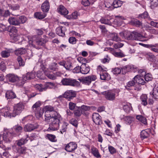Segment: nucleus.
<instances>
[{
  "mask_svg": "<svg viewBox=\"0 0 158 158\" xmlns=\"http://www.w3.org/2000/svg\"><path fill=\"white\" fill-rule=\"evenodd\" d=\"M45 121L47 122L51 121L48 130L54 131L57 130L59 127L60 123L61 120V116L56 111L50 113L45 111Z\"/></svg>",
  "mask_w": 158,
  "mask_h": 158,
  "instance_id": "f257e3e1",
  "label": "nucleus"
},
{
  "mask_svg": "<svg viewBox=\"0 0 158 158\" xmlns=\"http://www.w3.org/2000/svg\"><path fill=\"white\" fill-rule=\"evenodd\" d=\"M28 44L30 46L37 48V45L43 46L46 42L47 40L46 38L39 39L36 35L27 36Z\"/></svg>",
  "mask_w": 158,
  "mask_h": 158,
  "instance_id": "f03ea898",
  "label": "nucleus"
},
{
  "mask_svg": "<svg viewBox=\"0 0 158 158\" xmlns=\"http://www.w3.org/2000/svg\"><path fill=\"white\" fill-rule=\"evenodd\" d=\"M40 102L38 101L34 104L32 107L33 111L35 112V116L38 118L41 117L44 112L43 108H40Z\"/></svg>",
  "mask_w": 158,
  "mask_h": 158,
  "instance_id": "7ed1b4c3",
  "label": "nucleus"
},
{
  "mask_svg": "<svg viewBox=\"0 0 158 158\" xmlns=\"http://www.w3.org/2000/svg\"><path fill=\"white\" fill-rule=\"evenodd\" d=\"M61 82L63 85H65L77 87L80 85V83L78 81L72 78H64L62 80Z\"/></svg>",
  "mask_w": 158,
  "mask_h": 158,
  "instance_id": "20e7f679",
  "label": "nucleus"
},
{
  "mask_svg": "<svg viewBox=\"0 0 158 158\" xmlns=\"http://www.w3.org/2000/svg\"><path fill=\"white\" fill-rule=\"evenodd\" d=\"M142 38H148L146 34H145L143 35L137 32L134 31L131 33L129 32V35L127 37V39L128 40H140Z\"/></svg>",
  "mask_w": 158,
  "mask_h": 158,
  "instance_id": "39448f33",
  "label": "nucleus"
},
{
  "mask_svg": "<svg viewBox=\"0 0 158 158\" xmlns=\"http://www.w3.org/2000/svg\"><path fill=\"white\" fill-rule=\"evenodd\" d=\"M133 79L135 80V83L138 84V85H135V89L138 91H140L141 89L140 85H144L146 83L144 80L143 77L139 75H137L133 78Z\"/></svg>",
  "mask_w": 158,
  "mask_h": 158,
  "instance_id": "423d86ee",
  "label": "nucleus"
},
{
  "mask_svg": "<svg viewBox=\"0 0 158 158\" xmlns=\"http://www.w3.org/2000/svg\"><path fill=\"white\" fill-rule=\"evenodd\" d=\"M35 74L34 72H27L26 74L23 76L21 80H19V82L21 83L19 84L20 85H23L25 83V81L35 78Z\"/></svg>",
  "mask_w": 158,
  "mask_h": 158,
  "instance_id": "0eeeda50",
  "label": "nucleus"
},
{
  "mask_svg": "<svg viewBox=\"0 0 158 158\" xmlns=\"http://www.w3.org/2000/svg\"><path fill=\"white\" fill-rule=\"evenodd\" d=\"M24 106L22 103H19L15 105L12 112V117H15L19 114L23 110Z\"/></svg>",
  "mask_w": 158,
  "mask_h": 158,
  "instance_id": "6e6552de",
  "label": "nucleus"
},
{
  "mask_svg": "<svg viewBox=\"0 0 158 158\" xmlns=\"http://www.w3.org/2000/svg\"><path fill=\"white\" fill-rule=\"evenodd\" d=\"M116 93V90H108L105 92L106 98L108 100L113 101L115 98V96Z\"/></svg>",
  "mask_w": 158,
  "mask_h": 158,
  "instance_id": "1a4fd4ad",
  "label": "nucleus"
},
{
  "mask_svg": "<svg viewBox=\"0 0 158 158\" xmlns=\"http://www.w3.org/2000/svg\"><path fill=\"white\" fill-rule=\"evenodd\" d=\"M10 36L11 39L15 41L18 40V35L17 34L18 30L15 27H12L9 31Z\"/></svg>",
  "mask_w": 158,
  "mask_h": 158,
  "instance_id": "9d476101",
  "label": "nucleus"
},
{
  "mask_svg": "<svg viewBox=\"0 0 158 158\" xmlns=\"http://www.w3.org/2000/svg\"><path fill=\"white\" fill-rule=\"evenodd\" d=\"M97 79L95 75H92L85 77L82 80V83L87 85H89L92 81H95Z\"/></svg>",
  "mask_w": 158,
  "mask_h": 158,
  "instance_id": "9b49d317",
  "label": "nucleus"
},
{
  "mask_svg": "<svg viewBox=\"0 0 158 158\" xmlns=\"http://www.w3.org/2000/svg\"><path fill=\"white\" fill-rule=\"evenodd\" d=\"M77 144L75 142H70L66 145L65 149L68 152H72L77 148Z\"/></svg>",
  "mask_w": 158,
  "mask_h": 158,
  "instance_id": "f8f14e48",
  "label": "nucleus"
},
{
  "mask_svg": "<svg viewBox=\"0 0 158 158\" xmlns=\"http://www.w3.org/2000/svg\"><path fill=\"white\" fill-rule=\"evenodd\" d=\"M76 95V92L73 90H67L64 93V97L67 98L69 100L75 97Z\"/></svg>",
  "mask_w": 158,
  "mask_h": 158,
  "instance_id": "ddd939ff",
  "label": "nucleus"
},
{
  "mask_svg": "<svg viewBox=\"0 0 158 158\" xmlns=\"http://www.w3.org/2000/svg\"><path fill=\"white\" fill-rule=\"evenodd\" d=\"M5 78L6 80L10 82H15L19 80V77L16 75L13 74H7Z\"/></svg>",
  "mask_w": 158,
  "mask_h": 158,
  "instance_id": "4468645a",
  "label": "nucleus"
},
{
  "mask_svg": "<svg viewBox=\"0 0 158 158\" xmlns=\"http://www.w3.org/2000/svg\"><path fill=\"white\" fill-rule=\"evenodd\" d=\"M100 117V116L98 113H95L92 114L93 121L96 124L100 125L102 123V121Z\"/></svg>",
  "mask_w": 158,
  "mask_h": 158,
  "instance_id": "2eb2a0df",
  "label": "nucleus"
},
{
  "mask_svg": "<svg viewBox=\"0 0 158 158\" xmlns=\"http://www.w3.org/2000/svg\"><path fill=\"white\" fill-rule=\"evenodd\" d=\"M8 21L10 24L15 26L20 25L18 17H10L8 19Z\"/></svg>",
  "mask_w": 158,
  "mask_h": 158,
  "instance_id": "dca6fc26",
  "label": "nucleus"
},
{
  "mask_svg": "<svg viewBox=\"0 0 158 158\" xmlns=\"http://www.w3.org/2000/svg\"><path fill=\"white\" fill-rule=\"evenodd\" d=\"M38 128L37 125L31 124H28L25 125L24 127V130L27 132H30Z\"/></svg>",
  "mask_w": 158,
  "mask_h": 158,
  "instance_id": "f3484780",
  "label": "nucleus"
},
{
  "mask_svg": "<svg viewBox=\"0 0 158 158\" xmlns=\"http://www.w3.org/2000/svg\"><path fill=\"white\" fill-rule=\"evenodd\" d=\"M66 29L65 27L60 26L56 29V33L59 35L64 36L65 35V31Z\"/></svg>",
  "mask_w": 158,
  "mask_h": 158,
  "instance_id": "a211bd4d",
  "label": "nucleus"
},
{
  "mask_svg": "<svg viewBox=\"0 0 158 158\" xmlns=\"http://www.w3.org/2000/svg\"><path fill=\"white\" fill-rule=\"evenodd\" d=\"M50 8V5L48 1L46 0L42 4L41 9L44 12H48Z\"/></svg>",
  "mask_w": 158,
  "mask_h": 158,
  "instance_id": "6ab92c4d",
  "label": "nucleus"
},
{
  "mask_svg": "<svg viewBox=\"0 0 158 158\" xmlns=\"http://www.w3.org/2000/svg\"><path fill=\"white\" fill-rule=\"evenodd\" d=\"M100 79L102 80L108 81L110 79V75L106 71L100 73Z\"/></svg>",
  "mask_w": 158,
  "mask_h": 158,
  "instance_id": "aec40b11",
  "label": "nucleus"
},
{
  "mask_svg": "<svg viewBox=\"0 0 158 158\" xmlns=\"http://www.w3.org/2000/svg\"><path fill=\"white\" fill-rule=\"evenodd\" d=\"M57 10L59 13L62 15L65 16L68 14V10L62 5H60L58 8Z\"/></svg>",
  "mask_w": 158,
  "mask_h": 158,
  "instance_id": "412c9836",
  "label": "nucleus"
},
{
  "mask_svg": "<svg viewBox=\"0 0 158 158\" xmlns=\"http://www.w3.org/2000/svg\"><path fill=\"white\" fill-rule=\"evenodd\" d=\"M91 151V153L95 157L97 158L101 157V156L98 150L94 146H92Z\"/></svg>",
  "mask_w": 158,
  "mask_h": 158,
  "instance_id": "4be33fe9",
  "label": "nucleus"
},
{
  "mask_svg": "<svg viewBox=\"0 0 158 158\" xmlns=\"http://www.w3.org/2000/svg\"><path fill=\"white\" fill-rule=\"evenodd\" d=\"M89 71L90 68L89 66H87L85 64L82 65L81 67V73L85 74H87Z\"/></svg>",
  "mask_w": 158,
  "mask_h": 158,
  "instance_id": "5701e85b",
  "label": "nucleus"
},
{
  "mask_svg": "<svg viewBox=\"0 0 158 158\" xmlns=\"http://www.w3.org/2000/svg\"><path fill=\"white\" fill-rule=\"evenodd\" d=\"M12 135L10 132L5 131L3 134V139L5 141L8 142L10 141V139L11 138Z\"/></svg>",
  "mask_w": 158,
  "mask_h": 158,
  "instance_id": "b1692460",
  "label": "nucleus"
},
{
  "mask_svg": "<svg viewBox=\"0 0 158 158\" xmlns=\"http://www.w3.org/2000/svg\"><path fill=\"white\" fill-rule=\"evenodd\" d=\"M152 97L155 99L158 98V83L155 85L153 89Z\"/></svg>",
  "mask_w": 158,
  "mask_h": 158,
  "instance_id": "393cba45",
  "label": "nucleus"
},
{
  "mask_svg": "<svg viewBox=\"0 0 158 158\" xmlns=\"http://www.w3.org/2000/svg\"><path fill=\"white\" fill-rule=\"evenodd\" d=\"M141 103L144 106H146L148 103V97L146 94H143L140 97Z\"/></svg>",
  "mask_w": 158,
  "mask_h": 158,
  "instance_id": "a878e982",
  "label": "nucleus"
},
{
  "mask_svg": "<svg viewBox=\"0 0 158 158\" xmlns=\"http://www.w3.org/2000/svg\"><path fill=\"white\" fill-rule=\"evenodd\" d=\"M12 49H8L2 51L1 53L2 56L3 58H7L10 56Z\"/></svg>",
  "mask_w": 158,
  "mask_h": 158,
  "instance_id": "bb28decb",
  "label": "nucleus"
},
{
  "mask_svg": "<svg viewBox=\"0 0 158 158\" xmlns=\"http://www.w3.org/2000/svg\"><path fill=\"white\" fill-rule=\"evenodd\" d=\"M135 85H136L135 80L133 78L132 80L129 81L127 83L126 85L125 86V88L127 89L128 90L132 86H134L135 87Z\"/></svg>",
  "mask_w": 158,
  "mask_h": 158,
  "instance_id": "cd10ccee",
  "label": "nucleus"
},
{
  "mask_svg": "<svg viewBox=\"0 0 158 158\" xmlns=\"http://www.w3.org/2000/svg\"><path fill=\"white\" fill-rule=\"evenodd\" d=\"M6 97L7 99L14 98L16 96L14 93L11 91H8L6 94Z\"/></svg>",
  "mask_w": 158,
  "mask_h": 158,
  "instance_id": "c85d7f7f",
  "label": "nucleus"
},
{
  "mask_svg": "<svg viewBox=\"0 0 158 158\" xmlns=\"http://www.w3.org/2000/svg\"><path fill=\"white\" fill-rule=\"evenodd\" d=\"M27 52L26 49L25 48H21L16 50L15 51V53L16 55H23Z\"/></svg>",
  "mask_w": 158,
  "mask_h": 158,
  "instance_id": "c756f323",
  "label": "nucleus"
},
{
  "mask_svg": "<svg viewBox=\"0 0 158 158\" xmlns=\"http://www.w3.org/2000/svg\"><path fill=\"white\" fill-rule=\"evenodd\" d=\"M2 112L5 117H12V112H10L8 108L3 109L2 110Z\"/></svg>",
  "mask_w": 158,
  "mask_h": 158,
  "instance_id": "7c9ffc66",
  "label": "nucleus"
},
{
  "mask_svg": "<svg viewBox=\"0 0 158 158\" xmlns=\"http://www.w3.org/2000/svg\"><path fill=\"white\" fill-rule=\"evenodd\" d=\"M28 140V139L27 137L25 139L23 138H21L16 141V144L18 146H20L27 143Z\"/></svg>",
  "mask_w": 158,
  "mask_h": 158,
  "instance_id": "2f4dec72",
  "label": "nucleus"
},
{
  "mask_svg": "<svg viewBox=\"0 0 158 158\" xmlns=\"http://www.w3.org/2000/svg\"><path fill=\"white\" fill-rule=\"evenodd\" d=\"M27 150V148L24 146L16 148L17 152L19 154H25Z\"/></svg>",
  "mask_w": 158,
  "mask_h": 158,
  "instance_id": "473e14b6",
  "label": "nucleus"
},
{
  "mask_svg": "<svg viewBox=\"0 0 158 158\" xmlns=\"http://www.w3.org/2000/svg\"><path fill=\"white\" fill-rule=\"evenodd\" d=\"M110 36L112 40L115 41H119L121 40L120 38L118 36L116 33H113L110 34Z\"/></svg>",
  "mask_w": 158,
  "mask_h": 158,
  "instance_id": "72a5a7b5",
  "label": "nucleus"
},
{
  "mask_svg": "<svg viewBox=\"0 0 158 158\" xmlns=\"http://www.w3.org/2000/svg\"><path fill=\"white\" fill-rule=\"evenodd\" d=\"M10 15V12L9 10H6L4 11L3 10L0 9V17H6L9 16Z\"/></svg>",
  "mask_w": 158,
  "mask_h": 158,
  "instance_id": "f704fd0d",
  "label": "nucleus"
},
{
  "mask_svg": "<svg viewBox=\"0 0 158 158\" xmlns=\"http://www.w3.org/2000/svg\"><path fill=\"white\" fill-rule=\"evenodd\" d=\"M46 15L45 13H42L41 12H37L35 13L34 16L36 18L42 19L44 18Z\"/></svg>",
  "mask_w": 158,
  "mask_h": 158,
  "instance_id": "c9c22d12",
  "label": "nucleus"
},
{
  "mask_svg": "<svg viewBox=\"0 0 158 158\" xmlns=\"http://www.w3.org/2000/svg\"><path fill=\"white\" fill-rule=\"evenodd\" d=\"M132 68V67L130 65H127L121 68L123 74H125L127 72L130 71Z\"/></svg>",
  "mask_w": 158,
  "mask_h": 158,
  "instance_id": "e433bc0d",
  "label": "nucleus"
},
{
  "mask_svg": "<svg viewBox=\"0 0 158 158\" xmlns=\"http://www.w3.org/2000/svg\"><path fill=\"white\" fill-rule=\"evenodd\" d=\"M35 87L37 90L40 92L46 90V87L45 84L43 85L41 84H37L35 85Z\"/></svg>",
  "mask_w": 158,
  "mask_h": 158,
  "instance_id": "4c0bfd02",
  "label": "nucleus"
},
{
  "mask_svg": "<svg viewBox=\"0 0 158 158\" xmlns=\"http://www.w3.org/2000/svg\"><path fill=\"white\" fill-rule=\"evenodd\" d=\"M46 138L52 142H56L57 141L56 136L53 135L47 134L46 135Z\"/></svg>",
  "mask_w": 158,
  "mask_h": 158,
  "instance_id": "58836bf2",
  "label": "nucleus"
},
{
  "mask_svg": "<svg viewBox=\"0 0 158 158\" xmlns=\"http://www.w3.org/2000/svg\"><path fill=\"white\" fill-rule=\"evenodd\" d=\"M137 119L145 125L147 124V121L146 118L141 115H138L136 117Z\"/></svg>",
  "mask_w": 158,
  "mask_h": 158,
  "instance_id": "ea45409f",
  "label": "nucleus"
},
{
  "mask_svg": "<svg viewBox=\"0 0 158 158\" xmlns=\"http://www.w3.org/2000/svg\"><path fill=\"white\" fill-rule=\"evenodd\" d=\"M78 15L79 14L78 12L77 11H75L71 15H67L66 18L69 19H76L77 18Z\"/></svg>",
  "mask_w": 158,
  "mask_h": 158,
  "instance_id": "a19ab883",
  "label": "nucleus"
},
{
  "mask_svg": "<svg viewBox=\"0 0 158 158\" xmlns=\"http://www.w3.org/2000/svg\"><path fill=\"white\" fill-rule=\"evenodd\" d=\"M122 5V2L119 0H115L113 2V6L115 8L121 6Z\"/></svg>",
  "mask_w": 158,
  "mask_h": 158,
  "instance_id": "79ce46f5",
  "label": "nucleus"
},
{
  "mask_svg": "<svg viewBox=\"0 0 158 158\" xmlns=\"http://www.w3.org/2000/svg\"><path fill=\"white\" fill-rule=\"evenodd\" d=\"M140 137L142 139L147 138L149 136V134L145 130H143L140 133Z\"/></svg>",
  "mask_w": 158,
  "mask_h": 158,
  "instance_id": "37998d69",
  "label": "nucleus"
},
{
  "mask_svg": "<svg viewBox=\"0 0 158 158\" xmlns=\"http://www.w3.org/2000/svg\"><path fill=\"white\" fill-rule=\"evenodd\" d=\"M19 19V22H20V25L25 23L27 20V18L24 15H22L18 17Z\"/></svg>",
  "mask_w": 158,
  "mask_h": 158,
  "instance_id": "c03bdc74",
  "label": "nucleus"
},
{
  "mask_svg": "<svg viewBox=\"0 0 158 158\" xmlns=\"http://www.w3.org/2000/svg\"><path fill=\"white\" fill-rule=\"evenodd\" d=\"M17 61L18 62L19 66H23L25 64V61L23 60L21 56H18L17 58Z\"/></svg>",
  "mask_w": 158,
  "mask_h": 158,
  "instance_id": "a18cd8bd",
  "label": "nucleus"
},
{
  "mask_svg": "<svg viewBox=\"0 0 158 158\" xmlns=\"http://www.w3.org/2000/svg\"><path fill=\"white\" fill-rule=\"evenodd\" d=\"M113 54L115 57H123L125 56L126 55L121 51L119 52H114Z\"/></svg>",
  "mask_w": 158,
  "mask_h": 158,
  "instance_id": "49530a36",
  "label": "nucleus"
},
{
  "mask_svg": "<svg viewBox=\"0 0 158 158\" xmlns=\"http://www.w3.org/2000/svg\"><path fill=\"white\" fill-rule=\"evenodd\" d=\"M151 7L153 9L157 6L158 5V0H151Z\"/></svg>",
  "mask_w": 158,
  "mask_h": 158,
  "instance_id": "de8ad7c7",
  "label": "nucleus"
},
{
  "mask_svg": "<svg viewBox=\"0 0 158 158\" xmlns=\"http://www.w3.org/2000/svg\"><path fill=\"white\" fill-rule=\"evenodd\" d=\"M44 109L46 111H49L50 113L53 112V111H56L54 110V108L51 106H45Z\"/></svg>",
  "mask_w": 158,
  "mask_h": 158,
  "instance_id": "09e8293b",
  "label": "nucleus"
},
{
  "mask_svg": "<svg viewBox=\"0 0 158 158\" xmlns=\"http://www.w3.org/2000/svg\"><path fill=\"white\" fill-rule=\"evenodd\" d=\"M64 67L67 70H71L73 69L71 63L69 62H65Z\"/></svg>",
  "mask_w": 158,
  "mask_h": 158,
  "instance_id": "8fccbe9b",
  "label": "nucleus"
},
{
  "mask_svg": "<svg viewBox=\"0 0 158 158\" xmlns=\"http://www.w3.org/2000/svg\"><path fill=\"white\" fill-rule=\"evenodd\" d=\"M82 111L81 110V108L79 107L77 110H76L74 112V114L77 117L80 116L82 114Z\"/></svg>",
  "mask_w": 158,
  "mask_h": 158,
  "instance_id": "3c124183",
  "label": "nucleus"
},
{
  "mask_svg": "<svg viewBox=\"0 0 158 158\" xmlns=\"http://www.w3.org/2000/svg\"><path fill=\"white\" fill-rule=\"evenodd\" d=\"M144 54L147 58L150 60L153 59L155 57L154 55L150 52H145Z\"/></svg>",
  "mask_w": 158,
  "mask_h": 158,
  "instance_id": "603ef678",
  "label": "nucleus"
},
{
  "mask_svg": "<svg viewBox=\"0 0 158 158\" xmlns=\"http://www.w3.org/2000/svg\"><path fill=\"white\" fill-rule=\"evenodd\" d=\"M121 70L120 68H115L113 69L112 71L114 74H118L121 73Z\"/></svg>",
  "mask_w": 158,
  "mask_h": 158,
  "instance_id": "864d4df0",
  "label": "nucleus"
},
{
  "mask_svg": "<svg viewBox=\"0 0 158 158\" xmlns=\"http://www.w3.org/2000/svg\"><path fill=\"white\" fill-rule=\"evenodd\" d=\"M44 73L45 75L49 78L52 80H55L56 79V76L54 75V74H52L47 72H45Z\"/></svg>",
  "mask_w": 158,
  "mask_h": 158,
  "instance_id": "5fc2aeb1",
  "label": "nucleus"
},
{
  "mask_svg": "<svg viewBox=\"0 0 158 158\" xmlns=\"http://www.w3.org/2000/svg\"><path fill=\"white\" fill-rule=\"evenodd\" d=\"M45 85L46 89V90L48 88H52L54 87L55 84L54 83L52 82H48L45 84Z\"/></svg>",
  "mask_w": 158,
  "mask_h": 158,
  "instance_id": "6e6d98bb",
  "label": "nucleus"
},
{
  "mask_svg": "<svg viewBox=\"0 0 158 158\" xmlns=\"http://www.w3.org/2000/svg\"><path fill=\"white\" fill-rule=\"evenodd\" d=\"M73 73H79L81 72V67L78 66H76L73 69L71 70Z\"/></svg>",
  "mask_w": 158,
  "mask_h": 158,
  "instance_id": "4d7b16f0",
  "label": "nucleus"
},
{
  "mask_svg": "<svg viewBox=\"0 0 158 158\" xmlns=\"http://www.w3.org/2000/svg\"><path fill=\"white\" fill-rule=\"evenodd\" d=\"M144 79L145 81L147 82L151 81L152 79V75L150 73L145 74Z\"/></svg>",
  "mask_w": 158,
  "mask_h": 158,
  "instance_id": "13d9d810",
  "label": "nucleus"
},
{
  "mask_svg": "<svg viewBox=\"0 0 158 158\" xmlns=\"http://www.w3.org/2000/svg\"><path fill=\"white\" fill-rule=\"evenodd\" d=\"M14 129L16 132H20L22 131L23 128L21 126L17 125L14 127Z\"/></svg>",
  "mask_w": 158,
  "mask_h": 158,
  "instance_id": "bf43d9fd",
  "label": "nucleus"
},
{
  "mask_svg": "<svg viewBox=\"0 0 158 158\" xmlns=\"http://www.w3.org/2000/svg\"><path fill=\"white\" fill-rule=\"evenodd\" d=\"M100 21L102 23L109 24L110 25L111 23V22L110 21L107 19L102 18L100 20Z\"/></svg>",
  "mask_w": 158,
  "mask_h": 158,
  "instance_id": "052dcab7",
  "label": "nucleus"
},
{
  "mask_svg": "<svg viewBox=\"0 0 158 158\" xmlns=\"http://www.w3.org/2000/svg\"><path fill=\"white\" fill-rule=\"evenodd\" d=\"M70 123L76 127H77L78 122L77 120L74 119L72 118L70 121Z\"/></svg>",
  "mask_w": 158,
  "mask_h": 158,
  "instance_id": "680f3d73",
  "label": "nucleus"
},
{
  "mask_svg": "<svg viewBox=\"0 0 158 158\" xmlns=\"http://www.w3.org/2000/svg\"><path fill=\"white\" fill-rule=\"evenodd\" d=\"M132 23L135 25V26L137 27H139L141 26L142 23L139 21L137 20H134L131 21Z\"/></svg>",
  "mask_w": 158,
  "mask_h": 158,
  "instance_id": "e2e57ef3",
  "label": "nucleus"
},
{
  "mask_svg": "<svg viewBox=\"0 0 158 158\" xmlns=\"http://www.w3.org/2000/svg\"><path fill=\"white\" fill-rule=\"evenodd\" d=\"M108 149L110 153L112 154H114L116 152V149L113 146H108Z\"/></svg>",
  "mask_w": 158,
  "mask_h": 158,
  "instance_id": "0e129e2a",
  "label": "nucleus"
},
{
  "mask_svg": "<svg viewBox=\"0 0 158 158\" xmlns=\"http://www.w3.org/2000/svg\"><path fill=\"white\" fill-rule=\"evenodd\" d=\"M37 76L38 77L42 79H44V74L43 72L41 71H39L37 72Z\"/></svg>",
  "mask_w": 158,
  "mask_h": 158,
  "instance_id": "69168bd1",
  "label": "nucleus"
},
{
  "mask_svg": "<svg viewBox=\"0 0 158 158\" xmlns=\"http://www.w3.org/2000/svg\"><path fill=\"white\" fill-rule=\"evenodd\" d=\"M81 3L85 6H88L90 4L89 0H81Z\"/></svg>",
  "mask_w": 158,
  "mask_h": 158,
  "instance_id": "338daca9",
  "label": "nucleus"
},
{
  "mask_svg": "<svg viewBox=\"0 0 158 158\" xmlns=\"http://www.w3.org/2000/svg\"><path fill=\"white\" fill-rule=\"evenodd\" d=\"M133 118L130 116H127L125 118L126 122L129 124H130L133 121Z\"/></svg>",
  "mask_w": 158,
  "mask_h": 158,
  "instance_id": "774afa93",
  "label": "nucleus"
}]
</instances>
